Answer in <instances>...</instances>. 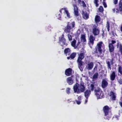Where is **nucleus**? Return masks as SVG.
<instances>
[{"instance_id":"f257e3e1","label":"nucleus","mask_w":122,"mask_h":122,"mask_svg":"<svg viewBox=\"0 0 122 122\" xmlns=\"http://www.w3.org/2000/svg\"><path fill=\"white\" fill-rule=\"evenodd\" d=\"M85 87L84 86V83H81L79 84L76 83L73 86V89L75 92L79 94L83 92L85 90Z\"/></svg>"},{"instance_id":"f03ea898","label":"nucleus","mask_w":122,"mask_h":122,"mask_svg":"<svg viewBox=\"0 0 122 122\" xmlns=\"http://www.w3.org/2000/svg\"><path fill=\"white\" fill-rule=\"evenodd\" d=\"M66 24V26L64 28V31L66 34L69 33L75 27V22L74 21L68 22Z\"/></svg>"},{"instance_id":"7ed1b4c3","label":"nucleus","mask_w":122,"mask_h":122,"mask_svg":"<svg viewBox=\"0 0 122 122\" xmlns=\"http://www.w3.org/2000/svg\"><path fill=\"white\" fill-rule=\"evenodd\" d=\"M103 42L102 41L99 42L98 43L96 48L95 53H96L98 57L100 56L101 54H102V52H104L105 51V47L102 46Z\"/></svg>"},{"instance_id":"20e7f679","label":"nucleus","mask_w":122,"mask_h":122,"mask_svg":"<svg viewBox=\"0 0 122 122\" xmlns=\"http://www.w3.org/2000/svg\"><path fill=\"white\" fill-rule=\"evenodd\" d=\"M85 54L84 52H81L79 55L77 60L79 68L81 71H82L83 68L82 67L84 63L82 61V60L85 57Z\"/></svg>"},{"instance_id":"39448f33","label":"nucleus","mask_w":122,"mask_h":122,"mask_svg":"<svg viewBox=\"0 0 122 122\" xmlns=\"http://www.w3.org/2000/svg\"><path fill=\"white\" fill-rule=\"evenodd\" d=\"M96 95L98 99H102L103 97V93L101 89L99 87L94 90Z\"/></svg>"},{"instance_id":"423d86ee","label":"nucleus","mask_w":122,"mask_h":122,"mask_svg":"<svg viewBox=\"0 0 122 122\" xmlns=\"http://www.w3.org/2000/svg\"><path fill=\"white\" fill-rule=\"evenodd\" d=\"M116 6L117 8L116 9L113 8L112 9L114 13H119V11H122V2L121 1H119L118 4Z\"/></svg>"},{"instance_id":"0eeeda50","label":"nucleus","mask_w":122,"mask_h":122,"mask_svg":"<svg viewBox=\"0 0 122 122\" xmlns=\"http://www.w3.org/2000/svg\"><path fill=\"white\" fill-rule=\"evenodd\" d=\"M66 39L64 38V35L63 34L61 36L59 37V43H61V42L62 44L61 46H64L66 44Z\"/></svg>"},{"instance_id":"6e6552de","label":"nucleus","mask_w":122,"mask_h":122,"mask_svg":"<svg viewBox=\"0 0 122 122\" xmlns=\"http://www.w3.org/2000/svg\"><path fill=\"white\" fill-rule=\"evenodd\" d=\"M110 109L109 107L107 105L103 107V110L105 116H107L108 115Z\"/></svg>"},{"instance_id":"1a4fd4ad","label":"nucleus","mask_w":122,"mask_h":122,"mask_svg":"<svg viewBox=\"0 0 122 122\" xmlns=\"http://www.w3.org/2000/svg\"><path fill=\"white\" fill-rule=\"evenodd\" d=\"M100 31L97 28V26L95 25L93 26V28L92 29V33L95 36H97L99 35Z\"/></svg>"},{"instance_id":"9d476101","label":"nucleus","mask_w":122,"mask_h":122,"mask_svg":"<svg viewBox=\"0 0 122 122\" xmlns=\"http://www.w3.org/2000/svg\"><path fill=\"white\" fill-rule=\"evenodd\" d=\"M74 7V14L75 16H78L79 15L78 9L77 7L76 4H73Z\"/></svg>"},{"instance_id":"9b49d317","label":"nucleus","mask_w":122,"mask_h":122,"mask_svg":"<svg viewBox=\"0 0 122 122\" xmlns=\"http://www.w3.org/2000/svg\"><path fill=\"white\" fill-rule=\"evenodd\" d=\"M72 77L73 76H72L71 77H68L66 79L67 82L68 83L69 85H71L73 83V81L72 79Z\"/></svg>"},{"instance_id":"f8f14e48","label":"nucleus","mask_w":122,"mask_h":122,"mask_svg":"<svg viewBox=\"0 0 122 122\" xmlns=\"http://www.w3.org/2000/svg\"><path fill=\"white\" fill-rule=\"evenodd\" d=\"M72 70L70 68L67 69L65 71V74L67 76H70L71 75Z\"/></svg>"},{"instance_id":"ddd939ff","label":"nucleus","mask_w":122,"mask_h":122,"mask_svg":"<svg viewBox=\"0 0 122 122\" xmlns=\"http://www.w3.org/2000/svg\"><path fill=\"white\" fill-rule=\"evenodd\" d=\"M89 40V43L90 44L93 45L94 43V41L95 40V38L92 35H91L90 36Z\"/></svg>"},{"instance_id":"4468645a","label":"nucleus","mask_w":122,"mask_h":122,"mask_svg":"<svg viewBox=\"0 0 122 122\" xmlns=\"http://www.w3.org/2000/svg\"><path fill=\"white\" fill-rule=\"evenodd\" d=\"M94 66V64L93 62H91L89 63L86 66V68L88 70H91L92 69Z\"/></svg>"},{"instance_id":"2eb2a0df","label":"nucleus","mask_w":122,"mask_h":122,"mask_svg":"<svg viewBox=\"0 0 122 122\" xmlns=\"http://www.w3.org/2000/svg\"><path fill=\"white\" fill-rule=\"evenodd\" d=\"M82 15L83 18L85 19H87L89 17V14L87 12H84L83 11L82 12Z\"/></svg>"},{"instance_id":"dca6fc26","label":"nucleus","mask_w":122,"mask_h":122,"mask_svg":"<svg viewBox=\"0 0 122 122\" xmlns=\"http://www.w3.org/2000/svg\"><path fill=\"white\" fill-rule=\"evenodd\" d=\"M108 85V82L105 80H103L102 81V88H104L106 87Z\"/></svg>"},{"instance_id":"f3484780","label":"nucleus","mask_w":122,"mask_h":122,"mask_svg":"<svg viewBox=\"0 0 122 122\" xmlns=\"http://www.w3.org/2000/svg\"><path fill=\"white\" fill-rule=\"evenodd\" d=\"M116 76V75L114 71H113L112 73L110 76V80L112 81L114 80Z\"/></svg>"},{"instance_id":"a211bd4d","label":"nucleus","mask_w":122,"mask_h":122,"mask_svg":"<svg viewBox=\"0 0 122 122\" xmlns=\"http://www.w3.org/2000/svg\"><path fill=\"white\" fill-rule=\"evenodd\" d=\"M91 91L90 90H86L84 92V95L86 99H88L91 94Z\"/></svg>"},{"instance_id":"6ab92c4d","label":"nucleus","mask_w":122,"mask_h":122,"mask_svg":"<svg viewBox=\"0 0 122 122\" xmlns=\"http://www.w3.org/2000/svg\"><path fill=\"white\" fill-rule=\"evenodd\" d=\"M109 96L112 97V99L114 101L116 99V96L115 93L111 91L110 93Z\"/></svg>"},{"instance_id":"aec40b11","label":"nucleus","mask_w":122,"mask_h":122,"mask_svg":"<svg viewBox=\"0 0 122 122\" xmlns=\"http://www.w3.org/2000/svg\"><path fill=\"white\" fill-rule=\"evenodd\" d=\"M98 10L97 11L98 13H101V14H103V11H104V9L102 6H100L98 9ZM98 14L100 15H101V14L99 13Z\"/></svg>"},{"instance_id":"412c9836","label":"nucleus","mask_w":122,"mask_h":122,"mask_svg":"<svg viewBox=\"0 0 122 122\" xmlns=\"http://www.w3.org/2000/svg\"><path fill=\"white\" fill-rule=\"evenodd\" d=\"M71 51V50L69 48H67L65 49L64 52L65 54L67 56V54L68 55H70Z\"/></svg>"},{"instance_id":"4be33fe9","label":"nucleus","mask_w":122,"mask_h":122,"mask_svg":"<svg viewBox=\"0 0 122 122\" xmlns=\"http://www.w3.org/2000/svg\"><path fill=\"white\" fill-rule=\"evenodd\" d=\"M108 47L109 52H113L114 50V47L113 45H112L111 44H109Z\"/></svg>"},{"instance_id":"5701e85b","label":"nucleus","mask_w":122,"mask_h":122,"mask_svg":"<svg viewBox=\"0 0 122 122\" xmlns=\"http://www.w3.org/2000/svg\"><path fill=\"white\" fill-rule=\"evenodd\" d=\"M81 97H82L81 96L78 97L77 98V100H75L76 103L78 105L80 104L81 103Z\"/></svg>"},{"instance_id":"b1692460","label":"nucleus","mask_w":122,"mask_h":122,"mask_svg":"<svg viewBox=\"0 0 122 122\" xmlns=\"http://www.w3.org/2000/svg\"><path fill=\"white\" fill-rule=\"evenodd\" d=\"M101 20L100 17L98 15H96L95 16V21L96 23H98Z\"/></svg>"},{"instance_id":"393cba45","label":"nucleus","mask_w":122,"mask_h":122,"mask_svg":"<svg viewBox=\"0 0 122 122\" xmlns=\"http://www.w3.org/2000/svg\"><path fill=\"white\" fill-rule=\"evenodd\" d=\"M81 41L84 42L86 41V36L84 34H82L81 35Z\"/></svg>"},{"instance_id":"a878e982","label":"nucleus","mask_w":122,"mask_h":122,"mask_svg":"<svg viewBox=\"0 0 122 122\" xmlns=\"http://www.w3.org/2000/svg\"><path fill=\"white\" fill-rule=\"evenodd\" d=\"M76 53L73 52L70 55V58L71 59H73L76 56Z\"/></svg>"},{"instance_id":"bb28decb","label":"nucleus","mask_w":122,"mask_h":122,"mask_svg":"<svg viewBox=\"0 0 122 122\" xmlns=\"http://www.w3.org/2000/svg\"><path fill=\"white\" fill-rule=\"evenodd\" d=\"M64 9L65 12L66 14L67 17L69 18H70L71 17L70 16V13L68 12V11L66 10V8H64Z\"/></svg>"},{"instance_id":"cd10ccee","label":"nucleus","mask_w":122,"mask_h":122,"mask_svg":"<svg viewBox=\"0 0 122 122\" xmlns=\"http://www.w3.org/2000/svg\"><path fill=\"white\" fill-rule=\"evenodd\" d=\"M98 74L97 73H96L94 74L92 77V79H96L98 78Z\"/></svg>"},{"instance_id":"c85d7f7f","label":"nucleus","mask_w":122,"mask_h":122,"mask_svg":"<svg viewBox=\"0 0 122 122\" xmlns=\"http://www.w3.org/2000/svg\"><path fill=\"white\" fill-rule=\"evenodd\" d=\"M119 67L118 68V72H119L122 75V67L121 66H118Z\"/></svg>"},{"instance_id":"c756f323","label":"nucleus","mask_w":122,"mask_h":122,"mask_svg":"<svg viewBox=\"0 0 122 122\" xmlns=\"http://www.w3.org/2000/svg\"><path fill=\"white\" fill-rule=\"evenodd\" d=\"M115 29L112 30L111 32L109 33V34L111 36H115Z\"/></svg>"},{"instance_id":"7c9ffc66","label":"nucleus","mask_w":122,"mask_h":122,"mask_svg":"<svg viewBox=\"0 0 122 122\" xmlns=\"http://www.w3.org/2000/svg\"><path fill=\"white\" fill-rule=\"evenodd\" d=\"M106 27L107 29V31H109L110 30V26L109 22L108 21H107V23Z\"/></svg>"},{"instance_id":"2f4dec72","label":"nucleus","mask_w":122,"mask_h":122,"mask_svg":"<svg viewBox=\"0 0 122 122\" xmlns=\"http://www.w3.org/2000/svg\"><path fill=\"white\" fill-rule=\"evenodd\" d=\"M76 43V41L75 40H73L71 42V45L74 47L75 46Z\"/></svg>"},{"instance_id":"473e14b6","label":"nucleus","mask_w":122,"mask_h":122,"mask_svg":"<svg viewBox=\"0 0 122 122\" xmlns=\"http://www.w3.org/2000/svg\"><path fill=\"white\" fill-rule=\"evenodd\" d=\"M90 89L91 91H93L95 88L94 85V84H91L90 86Z\"/></svg>"},{"instance_id":"72a5a7b5","label":"nucleus","mask_w":122,"mask_h":122,"mask_svg":"<svg viewBox=\"0 0 122 122\" xmlns=\"http://www.w3.org/2000/svg\"><path fill=\"white\" fill-rule=\"evenodd\" d=\"M99 2L98 0H94V3L95 4L96 7H97L99 5L98 2Z\"/></svg>"},{"instance_id":"f704fd0d","label":"nucleus","mask_w":122,"mask_h":122,"mask_svg":"<svg viewBox=\"0 0 122 122\" xmlns=\"http://www.w3.org/2000/svg\"><path fill=\"white\" fill-rule=\"evenodd\" d=\"M107 68L108 69H109L110 70L111 69V64H110V62L109 61L107 62Z\"/></svg>"},{"instance_id":"c9c22d12","label":"nucleus","mask_w":122,"mask_h":122,"mask_svg":"<svg viewBox=\"0 0 122 122\" xmlns=\"http://www.w3.org/2000/svg\"><path fill=\"white\" fill-rule=\"evenodd\" d=\"M71 89L69 87L67 88L66 90V93L68 94H69L70 93Z\"/></svg>"},{"instance_id":"e433bc0d","label":"nucleus","mask_w":122,"mask_h":122,"mask_svg":"<svg viewBox=\"0 0 122 122\" xmlns=\"http://www.w3.org/2000/svg\"><path fill=\"white\" fill-rule=\"evenodd\" d=\"M68 38L69 41H71L72 40V37L71 35L69 34H68Z\"/></svg>"},{"instance_id":"4c0bfd02","label":"nucleus","mask_w":122,"mask_h":122,"mask_svg":"<svg viewBox=\"0 0 122 122\" xmlns=\"http://www.w3.org/2000/svg\"><path fill=\"white\" fill-rule=\"evenodd\" d=\"M119 51L121 54H122V46L121 44L120 45V47Z\"/></svg>"},{"instance_id":"58836bf2","label":"nucleus","mask_w":122,"mask_h":122,"mask_svg":"<svg viewBox=\"0 0 122 122\" xmlns=\"http://www.w3.org/2000/svg\"><path fill=\"white\" fill-rule=\"evenodd\" d=\"M103 5L105 8H106L107 7V5L105 2H103Z\"/></svg>"},{"instance_id":"ea45409f","label":"nucleus","mask_w":122,"mask_h":122,"mask_svg":"<svg viewBox=\"0 0 122 122\" xmlns=\"http://www.w3.org/2000/svg\"><path fill=\"white\" fill-rule=\"evenodd\" d=\"M82 6L84 7H86V5L84 2L83 1H82Z\"/></svg>"},{"instance_id":"a19ab883","label":"nucleus","mask_w":122,"mask_h":122,"mask_svg":"<svg viewBox=\"0 0 122 122\" xmlns=\"http://www.w3.org/2000/svg\"><path fill=\"white\" fill-rule=\"evenodd\" d=\"M111 43H109V44H111L112 45H113V44H114L116 42V41H115L112 40L111 41Z\"/></svg>"},{"instance_id":"79ce46f5","label":"nucleus","mask_w":122,"mask_h":122,"mask_svg":"<svg viewBox=\"0 0 122 122\" xmlns=\"http://www.w3.org/2000/svg\"><path fill=\"white\" fill-rule=\"evenodd\" d=\"M113 2L115 5L117 4L118 3V0H113Z\"/></svg>"},{"instance_id":"37998d69","label":"nucleus","mask_w":122,"mask_h":122,"mask_svg":"<svg viewBox=\"0 0 122 122\" xmlns=\"http://www.w3.org/2000/svg\"><path fill=\"white\" fill-rule=\"evenodd\" d=\"M97 65H96L95 66L93 69V70L94 71H96L97 70Z\"/></svg>"},{"instance_id":"c03bdc74","label":"nucleus","mask_w":122,"mask_h":122,"mask_svg":"<svg viewBox=\"0 0 122 122\" xmlns=\"http://www.w3.org/2000/svg\"><path fill=\"white\" fill-rule=\"evenodd\" d=\"M118 82L120 84H122V79H120L118 81Z\"/></svg>"},{"instance_id":"a18cd8bd","label":"nucleus","mask_w":122,"mask_h":122,"mask_svg":"<svg viewBox=\"0 0 122 122\" xmlns=\"http://www.w3.org/2000/svg\"><path fill=\"white\" fill-rule=\"evenodd\" d=\"M102 34L101 35L102 36V38H103L104 37V30H102Z\"/></svg>"},{"instance_id":"49530a36","label":"nucleus","mask_w":122,"mask_h":122,"mask_svg":"<svg viewBox=\"0 0 122 122\" xmlns=\"http://www.w3.org/2000/svg\"><path fill=\"white\" fill-rule=\"evenodd\" d=\"M67 101L68 103H70L71 102H72V100L71 99H69L67 100Z\"/></svg>"},{"instance_id":"de8ad7c7","label":"nucleus","mask_w":122,"mask_h":122,"mask_svg":"<svg viewBox=\"0 0 122 122\" xmlns=\"http://www.w3.org/2000/svg\"><path fill=\"white\" fill-rule=\"evenodd\" d=\"M58 17L57 18L59 19H60L61 18V15L60 14H59L58 15Z\"/></svg>"},{"instance_id":"09e8293b","label":"nucleus","mask_w":122,"mask_h":122,"mask_svg":"<svg viewBox=\"0 0 122 122\" xmlns=\"http://www.w3.org/2000/svg\"><path fill=\"white\" fill-rule=\"evenodd\" d=\"M119 104L120 106L122 108V101L120 102H119Z\"/></svg>"},{"instance_id":"8fccbe9b","label":"nucleus","mask_w":122,"mask_h":122,"mask_svg":"<svg viewBox=\"0 0 122 122\" xmlns=\"http://www.w3.org/2000/svg\"><path fill=\"white\" fill-rule=\"evenodd\" d=\"M64 8H62L61 9H60V12L61 13H62V10H64Z\"/></svg>"},{"instance_id":"3c124183","label":"nucleus","mask_w":122,"mask_h":122,"mask_svg":"<svg viewBox=\"0 0 122 122\" xmlns=\"http://www.w3.org/2000/svg\"><path fill=\"white\" fill-rule=\"evenodd\" d=\"M113 59L112 58V59L111 60V61H110V62H111V64H113Z\"/></svg>"},{"instance_id":"603ef678","label":"nucleus","mask_w":122,"mask_h":122,"mask_svg":"<svg viewBox=\"0 0 122 122\" xmlns=\"http://www.w3.org/2000/svg\"><path fill=\"white\" fill-rule=\"evenodd\" d=\"M86 99L85 100V104H86L87 102V99Z\"/></svg>"},{"instance_id":"864d4df0","label":"nucleus","mask_w":122,"mask_h":122,"mask_svg":"<svg viewBox=\"0 0 122 122\" xmlns=\"http://www.w3.org/2000/svg\"><path fill=\"white\" fill-rule=\"evenodd\" d=\"M120 30L122 32V25L120 27Z\"/></svg>"},{"instance_id":"5fc2aeb1","label":"nucleus","mask_w":122,"mask_h":122,"mask_svg":"<svg viewBox=\"0 0 122 122\" xmlns=\"http://www.w3.org/2000/svg\"><path fill=\"white\" fill-rule=\"evenodd\" d=\"M81 0H78V2L79 3H80L81 2Z\"/></svg>"},{"instance_id":"6e6d98bb","label":"nucleus","mask_w":122,"mask_h":122,"mask_svg":"<svg viewBox=\"0 0 122 122\" xmlns=\"http://www.w3.org/2000/svg\"><path fill=\"white\" fill-rule=\"evenodd\" d=\"M70 58V57H67V59L68 60H69Z\"/></svg>"},{"instance_id":"4d7b16f0","label":"nucleus","mask_w":122,"mask_h":122,"mask_svg":"<svg viewBox=\"0 0 122 122\" xmlns=\"http://www.w3.org/2000/svg\"><path fill=\"white\" fill-rule=\"evenodd\" d=\"M106 0H103V2H105Z\"/></svg>"},{"instance_id":"13d9d810","label":"nucleus","mask_w":122,"mask_h":122,"mask_svg":"<svg viewBox=\"0 0 122 122\" xmlns=\"http://www.w3.org/2000/svg\"><path fill=\"white\" fill-rule=\"evenodd\" d=\"M119 43H118L117 44V45H119Z\"/></svg>"},{"instance_id":"bf43d9fd","label":"nucleus","mask_w":122,"mask_h":122,"mask_svg":"<svg viewBox=\"0 0 122 122\" xmlns=\"http://www.w3.org/2000/svg\"><path fill=\"white\" fill-rule=\"evenodd\" d=\"M121 0L122 1V0Z\"/></svg>"}]
</instances>
